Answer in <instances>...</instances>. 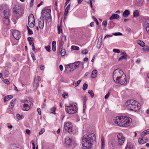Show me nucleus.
<instances>
[{
    "instance_id": "1",
    "label": "nucleus",
    "mask_w": 149,
    "mask_h": 149,
    "mask_svg": "<svg viewBox=\"0 0 149 149\" xmlns=\"http://www.w3.org/2000/svg\"><path fill=\"white\" fill-rule=\"evenodd\" d=\"M95 135L93 133L84 135L82 139V149H90L92 143L95 141Z\"/></svg>"
},
{
    "instance_id": "2",
    "label": "nucleus",
    "mask_w": 149,
    "mask_h": 149,
    "mask_svg": "<svg viewBox=\"0 0 149 149\" xmlns=\"http://www.w3.org/2000/svg\"><path fill=\"white\" fill-rule=\"evenodd\" d=\"M131 121V118L124 116H118L113 119V122L116 125L122 127L129 125Z\"/></svg>"
},
{
    "instance_id": "3",
    "label": "nucleus",
    "mask_w": 149,
    "mask_h": 149,
    "mask_svg": "<svg viewBox=\"0 0 149 149\" xmlns=\"http://www.w3.org/2000/svg\"><path fill=\"white\" fill-rule=\"evenodd\" d=\"M125 104L128 109L130 111H136L140 109L139 103L134 100L127 101Z\"/></svg>"
},
{
    "instance_id": "4",
    "label": "nucleus",
    "mask_w": 149,
    "mask_h": 149,
    "mask_svg": "<svg viewBox=\"0 0 149 149\" xmlns=\"http://www.w3.org/2000/svg\"><path fill=\"white\" fill-rule=\"evenodd\" d=\"M64 145L65 146L74 148L76 146V143L74 139L70 136H68L65 139Z\"/></svg>"
},
{
    "instance_id": "5",
    "label": "nucleus",
    "mask_w": 149,
    "mask_h": 149,
    "mask_svg": "<svg viewBox=\"0 0 149 149\" xmlns=\"http://www.w3.org/2000/svg\"><path fill=\"white\" fill-rule=\"evenodd\" d=\"M21 102V108L23 111H28L30 109L31 106L33 105V103L30 100H22Z\"/></svg>"
},
{
    "instance_id": "6",
    "label": "nucleus",
    "mask_w": 149,
    "mask_h": 149,
    "mask_svg": "<svg viewBox=\"0 0 149 149\" xmlns=\"http://www.w3.org/2000/svg\"><path fill=\"white\" fill-rule=\"evenodd\" d=\"M65 109L66 112L70 114H73L77 111L78 108L77 106L72 104H70L69 106H66L65 105Z\"/></svg>"
},
{
    "instance_id": "7",
    "label": "nucleus",
    "mask_w": 149,
    "mask_h": 149,
    "mask_svg": "<svg viewBox=\"0 0 149 149\" xmlns=\"http://www.w3.org/2000/svg\"><path fill=\"white\" fill-rule=\"evenodd\" d=\"M125 74L120 69H117L114 70L113 74V78L114 81H116L118 78Z\"/></svg>"
},
{
    "instance_id": "8",
    "label": "nucleus",
    "mask_w": 149,
    "mask_h": 149,
    "mask_svg": "<svg viewBox=\"0 0 149 149\" xmlns=\"http://www.w3.org/2000/svg\"><path fill=\"white\" fill-rule=\"evenodd\" d=\"M47 12L45 11L44 12V13L41 14V16L38 19V25L39 28L40 29H43L44 25V22L45 17H46V13Z\"/></svg>"
},
{
    "instance_id": "9",
    "label": "nucleus",
    "mask_w": 149,
    "mask_h": 149,
    "mask_svg": "<svg viewBox=\"0 0 149 149\" xmlns=\"http://www.w3.org/2000/svg\"><path fill=\"white\" fill-rule=\"evenodd\" d=\"M117 143L119 146H121L124 143L125 140V138L123 136V134L120 133L117 135Z\"/></svg>"
},
{
    "instance_id": "10",
    "label": "nucleus",
    "mask_w": 149,
    "mask_h": 149,
    "mask_svg": "<svg viewBox=\"0 0 149 149\" xmlns=\"http://www.w3.org/2000/svg\"><path fill=\"white\" fill-rule=\"evenodd\" d=\"M28 24L30 27L33 28L35 25V21L34 17L32 14H30L28 18Z\"/></svg>"
},
{
    "instance_id": "11",
    "label": "nucleus",
    "mask_w": 149,
    "mask_h": 149,
    "mask_svg": "<svg viewBox=\"0 0 149 149\" xmlns=\"http://www.w3.org/2000/svg\"><path fill=\"white\" fill-rule=\"evenodd\" d=\"M126 79V77L125 74H123V76L118 78L115 82L116 83L120 84L121 85H125L127 83V81Z\"/></svg>"
},
{
    "instance_id": "12",
    "label": "nucleus",
    "mask_w": 149,
    "mask_h": 149,
    "mask_svg": "<svg viewBox=\"0 0 149 149\" xmlns=\"http://www.w3.org/2000/svg\"><path fill=\"white\" fill-rule=\"evenodd\" d=\"M45 11L47 13H46L45 20L46 22H50L51 21V16L50 15L51 10L49 9H47V10H43L42 11L41 14L44 13V12Z\"/></svg>"
},
{
    "instance_id": "13",
    "label": "nucleus",
    "mask_w": 149,
    "mask_h": 149,
    "mask_svg": "<svg viewBox=\"0 0 149 149\" xmlns=\"http://www.w3.org/2000/svg\"><path fill=\"white\" fill-rule=\"evenodd\" d=\"M64 127L66 131H68L70 134L72 133V125L70 123H66L64 125Z\"/></svg>"
},
{
    "instance_id": "14",
    "label": "nucleus",
    "mask_w": 149,
    "mask_h": 149,
    "mask_svg": "<svg viewBox=\"0 0 149 149\" xmlns=\"http://www.w3.org/2000/svg\"><path fill=\"white\" fill-rule=\"evenodd\" d=\"M9 13H8L7 12V13H5L4 15H3V23L5 25H8L9 24Z\"/></svg>"
},
{
    "instance_id": "15",
    "label": "nucleus",
    "mask_w": 149,
    "mask_h": 149,
    "mask_svg": "<svg viewBox=\"0 0 149 149\" xmlns=\"http://www.w3.org/2000/svg\"><path fill=\"white\" fill-rule=\"evenodd\" d=\"M0 11H3V15L5 13H7V12L8 13H9V10L7 6L5 4H2L0 6Z\"/></svg>"
},
{
    "instance_id": "16",
    "label": "nucleus",
    "mask_w": 149,
    "mask_h": 149,
    "mask_svg": "<svg viewBox=\"0 0 149 149\" xmlns=\"http://www.w3.org/2000/svg\"><path fill=\"white\" fill-rule=\"evenodd\" d=\"M13 35L15 38L17 40H19L21 36L20 32L17 30H15L13 31Z\"/></svg>"
},
{
    "instance_id": "17",
    "label": "nucleus",
    "mask_w": 149,
    "mask_h": 149,
    "mask_svg": "<svg viewBox=\"0 0 149 149\" xmlns=\"http://www.w3.org/2000/svg\"><path fill=\"white\" fill-rule=\"evenodd\" d=\"M145 136H143L141 135V136L138 140V141L140 144H143L148 141V139L144 137Z\"/></svg>"
},
{
    "instance_id": "18",
    "label": "nucleus",
    "mask_w": 149,
    "mask_h": 149,
    "mask_svg": "<svg viewBox=\"0 0 149 149\" xmlns=\"http://www.w3.org/2000/svg\"><path fill=\"white\" fill-rule=\"evenodd\" d=\"M41 79L39 76H37L34 78V86L36 88L38 87L39 85V82L40 81Z\"/></svg>"
},
{
    "instance_id": "19",
    "label": "nucleus",
    "mask_w": 149,
    "mask_h": 149,
    "mask_svg": "<svg viewBox=\"0 0 149 149\" xmlns=\"http://www.w3.org/2000/svg\"><path fill=\"white\" fill-rule=\"evenodd\" d=\"M68 66L67 67L66 66L65 67V70H67L68 69H69V68L70 69V71H71L75 69V68L74 64V63L70 64L67 65Z\"/></svg>"
},
{
    "instance_id": "20",
    "label": "nucleus",
    "mask_w": 149,
    "mask_h": 149,
    "mask_svg": "<svg viewBox=\"0 0 149 149\" xmlns=\"http://www.w3.org/2000/svg\"><path fill=\"white\" fill-rule=\"evenodd\" d=\"M65 36H64V37L63 36L62 38L60 39L59 46L60 49H62L63 48V45L64 44V41L63 40V39H64V40H65Z\"/></svg>"
},
{
    "instance_id": "21",
    "label": "nucleus",
    "mask_w": 149,
    "mask_h": 149,
    "mask_svg": "<svg viewBox=\"0 0 149 149\" xmlns=\"http://www.w3.org/2000/svg\"><path fill=\"white\" fill-rule=\"evenodd\" d=\"M74 64L75 68V69H76L77 68H78L79 65H81L83 68H84V62H80L79 61H77L76 62H75L73 63Z\"/></svg>"
},
{
    "instance_id": "22",
    "label": "nucleus",
    "mask_w": 149,
    "mask_h": 149,
    "mask_svg": "<svg viewBox=\"0 0 149 149\" xmlns=\"http://www.w3.org/2000/svg\"><path fill=\"white\" fill-rule=\"evenodd\" d=\"M146 30L147 32L149 34V19H147L145 22Z\"/></svg>"
},
{
    "instance_id": "23",
    "label": "nucleus",
    "mask_w": 149,
    "mask_h": 149,
    "mask_svg": "<svg viewBox=\"0 0 149 149\" xmlns=\"http://www.w3.org/2000/svg\"><path fill=\"white\" fill-rule=\"evenodd\" d=\"M125 149H134L132 143L130 142H128Z\"/></svg>"
},
{
    "instance_id": "24",
    "label": "nucleus",
    "mask_w": 149,
    "mask_h": 149,
    "mask_svg": "<svg viewBox=\"0 0 149 149\" xmlns=\"http://www.w3.org/2000/svg\"><path fill=\"white\" fill-rule=\"evenodd\" d=\"M97 71L96 70H93L92 72L91 78H95L97 77Z\"/></svg>"
},
{
    "instance_id": "25",
    "label": "nucleus",
    "mask_w": 149,
    "mask_h": 149,
    "mask_svg": "<svg viewBox=\"0 0 149 149\" xmlns=\"http://www.w3.org/2000/svg\"><path fill=\"white\" fill-rule=\"evenodd\" d=\"M119 15L117 14H114L112 15L109 18L110 20L118 19L119 18Z\"/></svg>"
},
{
    "instance_id": "26",
    "label": "nucleus",
    "mask_w": 149,
    "mask_h": 149,
    "mask_svg": "<svg viewBox=\"0 0 149 149\" xmlns=\"http://www.w3.org/2000/svg\"><path fill=\"white\" fill-rule=\"evenodd\" d=\"M130 14V11L128 10H125L123 13V16L125 17H127Z\"/></svg>"
},
{
    "instance_id": "27",
    "label": "nucleus",
    "mask_w": 149,
    "mask_h": 149,
    "mask_svg": "<svg viewBox=\"0 0 149 149\" xmlns=\"http://www.w3.org/2000/svg\"><path fill=\"white\" fill-rule=\"evenodd\" d=\"M102 45V39L99 38L98 39V40L97 45V47L98 49H100Z\"/></svg>"
},
{
    "instance_id": "28",
    "label": "nucleus",
    "mask_w": 149,
    "mask_h": 149,
    "mask_svg": "<svg viewBox=\"0 0 149 149\" xmlns=\"http://www.w3.org/2000/svg\"><path fill=\"white\" fill-rule=\"evenodd\" d=\"M104 137L102 136L101 138V149H104Z\"/></svg>"
},
{
    "instance_id": "29",
    "label": "nucleus",
    "mask_w": 149,
    "mask_h": 149,
    "mask_svg": "<svg viewBox=\"0 0 149 149\" xmlns=\"http://www.w3.org/2000/svg\"><path fill=\"white\" fill-rule=\"evenodd\" d=\"M56 41H53L52 42V50L53 51H55L56 50Z\"/></svg>"
},
{
    "instance_id": "30",
    "label": "nucleus",
    "mask_w": 149,
    "mask_h": 149,
    "mask_svg": "<svg viewBox=\"0 0 149 149\" xmlns=\"http://www.w3.org/2000/svg\"><path fill=\"white\" fill-rule=\"evenodd\" d=\"M139 16V12L137 10H135L133 13V16L134 17H136Z\"/></svg>"
},
{
    "instance_id": "31",
    "label": "nucleus",
    "mask_w": 149,
    "mask_h": 149,
    "mask_svg": "<svg viewBox=\"0 0 149 149\" xmlns=\"http://www.w3.org/2000/svg\"><path fill=\"white\" fill-rule=\"evenodd\" d=\"M13 97V96H12L11 95H8L5 97L4 98V102H6L8 100Z\"/></svg>"
},
{
    "instance_id": "32",
    "label": "nucleus",
    "mask_w": 149,
    "mask_h": 149,
    "mask_svg": "<svg viewBox=\"0 0 149 149\" xmlns=\"http://www.w3.org/2000/svg\"><path fill=\"white\" fill-rule=\"evenodd\" d=\"M141 134L143 136H145L146 135L149 134V129L143 131Z\"/></svg>"
},
{
    "instance_id": "33",
    "label": "nucleus",
    "mask_w": 149,
    "mask_h": 149,
    "mask_svg": "<svg viewBox=\"0 0 149 149\" xmlns=\"http://www.w3.org/2000/svg\"><path fill=\"white\" fill-rule=\"evenodd\" d=\"M61 49L60 54L62 56H64L66 53L65 50L64 49H63V48Z\"/></svg>"
},
{
    "instance_id": "34",
    "label": "nucleus",
    "mask_w": 149,
    "mask_h": 149,
    "mask_svg": "<svg viewBox=\"0 0 149 149\" xmlns=\"http://www.w3.org/2000/svg\"><path fill=\"white\" fill-rule=\"evenodd\" d=\"M10 149H19V148L17 147L15 145H11Z\"/></svg>"
},
{
    "instance_id": "35",
    "label": "nucleus",
    "mask_w": 149,
    "mask_h": 149,
    "mask_svg": "<svg viewBox=\"0 0 149 149\" xmlns=\"http://www.w3.org/2000/svg\"><path fill=\"white\" fill-rule=\"evenodd\" d=\"M88 93L90 95L91 97L93 98L94 97V94L92 90H89Z\"/></svg>"
},
{
    "instance_id": "36",
    "label": "nucleus",
    "mask_w": 149,
    "mask_h": 149,
    "mask_svg": "<svg viewBox=\"0 0 149 149\" xmlns=\"http://www.w3.org/2000/svg\"><path fill=\"white\" fill-rule=\"evenodd\" d=\"M138 44L140 46L142 47H144L145 45V44L144 42L142 41L139 40L138 42Z\"/></svg>"
},
{
    "instance_id": "37",
    "label": "nucleus",
    "mask_w": 149,
    "mask_h": 149,
    "mask_svg": "<svg viewBox=\"0 0 149 149\" xmlns=\"http://www.w3.org/2000/svg\"><path fill=\"white\" fill-rule=\"evenodd\" d=\"M27 39L28 41L29 42V43L30 45H31L33 44V43H34L33 40H32V39H33L32 38L28 37Z\"/></svg>"
},
{
    "instance_id": "38",
    "label": "nucleus",
    "mask_w": 149,
    "mask_h": 149,
    "mask_svg": "<svg viewBox=\"0 0 149 149\" xmlns=\"http://www.w3.org/2000/svg\"><path fill=\"white\" fill-rule=\"evenodd\" d=\"M71 49L74 50H78L79 49V47L77 46L73 45L71 47Z\"/></svg>"
},
{
    "instance_id": "39",
    "label": "nucleus",
    "mask_w": 149,
    "mask_h": 149,
    "mask_svg": "<svg viewBox=\"0 0 149 149\" xmlns=\"http://www.w3.org/2000/svg\"><path fill=\"white\" fill-rule=\"evenodd\" d=\"M127 56H125V55H123L120 56L119 58H118V61H120L122 59H126V57Z\"/></svg>"
},
{
    "instance_id": "40",
    "label": "nucleus",
    "mask_w": 149,
    "mask_h": 149,
    "mask_svg": "<svg viewBox=\"0 0 149 149\" xmlns=\"http://www.w3.org/2000/svg\"><path fill=\"white\" fill-rule=\"evenodd\" d=\"M16 116L18 119H22L24 118L23 115H20L19 114H17Z\"/></svg>"
},
{
    "instance_id": "41",
    "label": "nucleus",
    "mask_w": 149,
    "mask_h": 149,
    "mask_svg": "<svg viewBox=\"0 0 149 149\" xmlns=\"http://www.w3.org/2000/svg\"><path fill=\"white\" fill-rule=\"evenodd\" d=\"M27 29L28 30V33H29V35H31L33 34V31L31 30L29 28V27L28 26L27 27Z\"/></svg>"
},
{
    "instance_id": "42",
    "label": "nucleus",
    "mask_w": 149,
    "mask_h": 149,
    "mask_svg": "<svg viewBox=\"0 0 149 149\" xmlns=\"http://www.w3.org/2000/svg\"><path fill=\"white\" fill-rule=\"evenodd\" d=\"M88 85L84 83L83 86V89L84 90H85L87 88Z\"/></svg>"
},
{
    "instance_id": "43",
    "label": "nucleus",
    "mask_w": 149,
    "mask_h": 149,
    "mask_svg": "<svg viewBox=\"0 0 149 149\" xmlns=\"http://www.w3.org/2000/svg\"><path fill=\"white\" fill-rule=\"evenodd\" d=\"M81 81V80H79L76 82L74 84L75 86L76 87L78 86L79 84L80 83Z\"/></svg>"
},
{
    "instance_id": "44",
    "label": "nucleus",
    "mask_w": 149,
    "mask_h": 149,
    "mask_svg": "<svg viewBox=\"0 0 149 149\" xmlns=\"http://www.w3.org/2000/svg\"><path fill=\"white\" fill-rule=\"evenodd\" d=\"M56 108L55 107H53L51 109V113H54Z\"/></svg>"
},
{
    "instance_id": "45",
    "label": "nucleus",
    "mask_w": 149,
    "mask_h": 149,
    "mask_svg": "<svg viewBox=\"0 0 149 149\" xmlns=\"http://www.w3.org/2000/svg\"><path fill=\"white\" fill-rule=\"evenodd\" d=\"M45 48L46 50L48 52H50V46H45Z\"/></svg>"
},
{
    "instance_id": "46",
    "label": "nucleus",
    "mask_w": 149,
    "mask_h": 149,
    "mask_svg": "<svg viewBox=\"0 0 149 149\" xmlns=\"http://www.w3.org/2000/svg\"><path fill=\"white\" fill-rule=\"evenodd\" d=\"M3 82L4 83L7 84H10V82L7 79H4Z\"/></svg>"
},
{
    "instance_id": "47",
    "label": "nucleus",
    "mask_w": 149,
    "mask_h": 149,
    "mask_svg": "<svg viewBox=\"0 0 149 149\" xmlns=\"http://www.w3.org/2000/svg\"><path fill=\"white\" fill-rule=\"evenodd\" d=\"M143 50L145 51L149 52V47H146L143 48Z\"/></svg>"
},
{
    "instance_id": "48",
    "label": "nucleus",
    "mask_w": 149,
    "mask_h": 149,
    "mask_svg": "<svg viewBox=\"0 0 149 149\" xmlns=\"http://www.w3.org/2000/svg\"><path fill=\"white\" fill-rule=\"evenodd\" d=\"M113 52L115 53H119L120 52V50L119 49H113Z\"/></svg>"
},
{
    "instance_id": "49",
    "label": "nucleus",
    "mask_w": 149,
    "mask_h": 149,
    "mask_svg": "<svg viewBox=\"0 0 149 149\" xmlns=\"http://www.w3.org/2000/svg\"><path fill=\"white\" fill-rule=\"evenodd\" d=\"M110 95V93L109 92L105 96L104 98L105 99H107L109 96Z\"/></svg>"
},
{
    "instance_id": "50",
    "label": "nucleus",
    "mask_w": 149,
    "mask_h": 149,
    "mask_svg": "<svg viewBox=\"0 0 149 149\" xmlns=\"http://www.w3.org/2000/svg\"><path fill=\"white\" fill-rule=\"evenodd\" d=\"M126 31L128 33H131L132 32L131 29L129 28H127L126 29Z\"/></svg>"
},
{
    "instance_id": "51",
    "label": "nucleus",
    "mask_w": 149,
    "mask_h": 149,
    "mask_svg": "<svg viewBox=\"0 0 149 149\" xmlns=\"http://www.w3.org/2000/svg\"><path fill=\"white\" fill-rule=\"evenodd\" d=\"M83 103H86V101L87 100V98L86 95H84L83 98Z\"/></svg>"
},
{
    "instance_id": "52",
    "label": "nucleus",
    "mask_w": 149,
    "mask_h": 149,
    "mask_svg": "<svg viewBox=\"0 0 149 149\" xmlns=\"http://www.w3.org/2000/svg\"><path fill=\"white\" fill-rule=\"evenodd\" d=\"M81 53L83 54H87L88 51L86 49H85L82 51Z\"/></svg>"
},
{
    "instance_id": "53",
    "label": "nucleus",
    "mask_w": 149,
    "mask_h": 149,
    "mask_svg": "<svg viewBox=\"0 0 149 149\" xmlns=\"http://www.w3.org/2000/svg\"><path fill=\"white\" fill-rule=\"evenodd\" d=\"M45 130L44 129L42 128L41 129V130L39 132V134L40 135H41L43 133L45 132Z\"/></svg>"
},
{
    "instance_id": "54",
    "label": "nucleus",
    "mask_w": 149,
    "mask_h": 149,
    "mask_svg": "<svg viewBox=\"0 0 149 149\" xmlns=\"http://www.w3.org/2000/svg\"><path fill=\"white\" fill-rule=\"evenodd\" d=\"M113 34L115 36H121L122 35V34L120 32H117L113 33Z\"/></svg>"
},
{
    "instance_id": "55",
    "label": "nucleus",
    "mask_w": 149,
    "mask_h": 149,
    "mask_svg": "<svg viewBox=\"0 0 149 149\" xmlns=\"http://www.w3.org/2000/svg\"><path fill=\"white\" fill-rule=\"evenodd\" d=\"M31 56L32 57L33 59V60H35L36 59L35 57L34 56V53L33 52H32L31 53Z\"/></svg>"
},
{
    "instance_id": "56",
    "label": "nucleus",
    "mask_w": 149,
    "mask_h": 149,
    "mask_svg": "<svg viewBox=\"0 0 149 149\" xmlns=\"http://www.w3.org/2000/svg\"><path fill=\"white\" fill-rule=\"evenodd\" d=\"M107 24V21L106 20H104L102 22V25H104L105 27L106 26Z\"/></svg>"
},
{
    "instance_id": "57",
    "label": "nucleus",
    "mask_w": 149,
    "mask_h": 149,
    "mask_svg": "<svg viewBox=\"0 0 149 149\" xmlns=\"http://www.w3.org/2000/svg\"><path fill=\"white\" fill-rule=\"evenodd\" d=\"M58 33L60 34L61 31H62V29L61 27L59 26H58Z\"/></svg>"
},
{
    "instance_id": "58",
    "label": "nucleus",
    "mask_w": 149,
    "mask_h": 149,
    "mask_svg": "<svg viewBox=\"0 0 149 149\" xmlns=\"http://www.w3.org/2000/svg\"><path fill=\"white\" fill-rule=\"evenodd\" d=\"M37 111L38 112V113L39 115H41V110L39 108H38L37 109Z\"/></svg>"
},
{
    "instance_id": "59",
    "label": "nucleus",
    "mask_w": 149,
    "mask_h": 149,
    "mask_svg": "<svg viewBox=\"0 0 149 149\" xmlns=\"http://www.w3.org/2000/svg\"><path fill=\"white\" fill-rule=\"evenodd\" d=\"M10 105L9 106V109H12L13 108L14 104H10Z\"/></svg>"
},
{
    "instance_id": "60",
    "label": "nucleus",
    "mask_w": 149,
    "mask_h": 149,
    "mask_svg": "<svg viewBox=\"0 0 149 149\" xmlns=\"http://www.w3.org/2000/svg\"><path fill=\"white\" fill-rule=\"evenodd\" d=\"M70 4L68 5V6L65 9V10L68 11V10H69L70 8Z\"/></svg>"
},
{
    "instance_id": "61",
    "label": "nucleus",
    "mask_w": 149,
    "mask_h": 149,
    "mask_svg": "<svg viewBox=\"0 0 149 149\" xmlns=\"http://www.w3.org/2000/svg\"><path fill=\"white\" fill-rule=\"evenodd\" d=\"M16 100L15 99H13L10 102V104H15Z\"/></svg>"
},
{
    "instance_id": "62",
    "label": "nucleus",
    "mask_w": 149,
    "mask_h": 149,
    "mask_svg": "<svg viewBox=\"0 0 149 149\" xmlns=\"http://www.w3.org/2000/svg\"><path fill=\"white\" fill-rule=\"evenodd\" d=\"M113 36L111 35H106L104 37V39H105L107 38H108L109 37H111L112 36Z\"/></svg>"
},
{
    "instance_id": "63",
    "label": "nucleus",
    "mask_w": 149,
    "mask_h": 149,
    "mask_svg": "<svg viewBox=\"0 0 149 149\" xmlns=\"http://www.w3.org/2000/svg\"><path fill=\"white\" fill-rule=\"evenodd\" d=\"M59 69L61 71H62L63 70V67L62 65H59Z\"/></svg>"
},
{
    "instance_id": "64",
    "label": "nucleus",
    "mask_w": 149,
    "mask_h": 149,
    "mask_svg": "<svg viewBox=\"0 0 149 149\" xmlns=\"http://www.w3.org/2000/svg\"><path fill=\"white\" fill-rule=\"evenodd\" d=\"M26 132L27 134H29L30 133V131L29 129H27L26 130Z\"/></svg>"
}]
</instances>
